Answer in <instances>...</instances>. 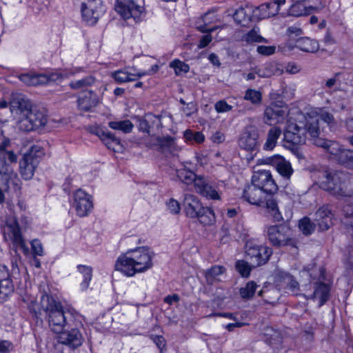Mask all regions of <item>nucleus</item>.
<instances>
[{"label": "nucleus", "instance_id": "1", "mask_svg": "<svg viewBox=\"0 0 353 353\" xmlns=\"http://www.w3.org/2000/svg\"><path fill=\"white\" fill-rule=\"evenodd\" d=\"M284 132V140L293 145L305 143L308 135V129L312 123L316 122L319 128V119L325 123L330 128L336 125L333 114L325 108H310L305 113L296 110L291 113Z\"/></svg>", "mask_w": 353, "mask_h": 353}, {"label": "nucleus", "instance_id": "2", "mask_svg": "<svg viewBox=\"0 0 353 353\" xmlns=\"http://www.w3.org/2000/svg\"><path fill=\"white\" fill-rule=\"evenodd\" d=\"M154 256V253L145 246L129 249L117 258L114 269L125 276L133 277L153 267Z\"/></svg>", "mask_w": 353, "mask_h": 353}, {"label": "nucleus", "instance_id": "3", "mask_svg": "<svg viewBox=\"0 0 353 353\" xmlns=\"http://www.w3.org/2000/svg\"><path fill=\"white\" fill-rule=\"evenodd\" d=\"M17 128L23 132L34 131L43 127L48 121L46 111L32 107L31 102L23 98H17L10 103Z\"/></svg>", "mask_w": 353, "mask_h": 353}, {"label": "nucleus", "instance_id": "4", "mask_svg": "<svg viewBox=\"0 0 353 353\" xmlns=\"http://www.w3.org/2000/svg\"><path fill=\"white\" fill-rule=\"evenodd\" d=\"M319 187L336 197L353 194V175L339 171L323 170L319 173Z\"/></svg>", "mask_w": 353, "mask_h": 353}, {"label": "nucleus", "instance_id": "5", "mask_svg": "<svg viewBox=\"0 0 353 353\" xmlns=\"http://www.w3.org/2000/svg\"><path fill=\"white\" fill-rule=\"evenodd\" d=\"M41 307L46 312L49 325L54 332H61L67 325L65 312L63 305L48 294H43L41 299Z\"/></svg>", "mask_w": 353, "mask_h": 353}, {"label": "nucleus", "instance_id": "6", "mask_svg": "<svg viewBox=\"0 0 353 353\" xmlns=\"http://www.w3.org/2000/svg\"><path fill=\"white\" fill-rule=\"evenodd\" d=\"M219 21L218 14L213 10L205 12L195 20V28L201 32L205 33L201 38L199 44H210L212 41L216 43L223 40V36L219 35L221 30L216 33L217 30L223 28V26L216 25Z\"/></svg>", "mask_w": 353, "mask_h": 353}, {"label": "nucleus", "instance_id": "7", "mask_svg": "<svg viewBox=\"0 0 353 353\" xmlns=\"http://www.w3.org/2000/svg\"><path fill=\"white\" fill-rule=\"evenodd\" d=\"M3 239L7 242H11L13 248H19L26 256L30 255V250L23 238L21 228L15 216L8 217L2 228Z\"/></svg>", "mask_w": 353, "mask_h": 353}, {"label": "nucleus", "instance_id": "8", "mask_svg": "<svg viewBox=\"0 0 353 353\" xmlns=\"http://www.w3.org/2000/svg\"><path fill=\"white\" fill-rule=\"evenodd\" d=\"M81 68H75L70 69V70H66L63 72H56L51 74L50 76H47L43 74L27 73L21 74L19 76V79L27 85L37 86L46 84L50 81H61L64 78L74 75L77 73L81 72Z\"/></svg>", "mask_w": 353, "mask_h": 353}, {"label": "nucleus", "instance_id": "9", "mask_svg": "<svg viewBox=\"0 0 353 353\" xmlns=\"http://www.w3.org/2000/svg\"><path fill=\"white\" fill-rule=\"evenodd\" d=\"M265 232L269 242L274 247L295 246V241L291 237V230L285 225H267Z\"/></svg>", "mask_w": 353, "mask_h": 353}, {"label": "nucleus", "instance_id": "10", "mask_svg": "<svg viewBox=\"0 0 353 353\" xmlns=\"http://www.w3.org/2000/svg\"><path fill=\"white\" fill-rule=\"evenodd\" d=\"M43 155V150L38 145L32 146L30 151L24 154L19 163L20 172L24 179L28 180L32 177Z\"/></svg>", "mask_w": 353, "mask_h": 353}, {"label": "nucleus", "instance_id": "11", "mask_svg": "<svg viewBox=\"0 0 353 353\" xmlns=\"http://www.w3.org/2000/svg\"><path fill=\"white\" fill-rule=\"evenodd\" d=\"M319 134L320 129L318 128L316 122L312 123L308 129L309 137L307 140L318 147L323 148L330 154V158L334 159L339 155L343 146L337 141L320 138Z\"/></svg>", "mask_w": 353, "mask_h": 353}, {"label": "nucleus", "instance_id": "12", "mask_svg": "<svg viewBox=\"0 0 353 353\" xmlns=\"http://www.w3.org/2000/svg\"><path fill=\"white\" fill-rule=\"evenodd\" d=\"M245 253L252 263L259 266L269 261L272 254V250L266 245L249 240L245 243Z\"/></svg>", "mask_w": 353, "mask_h": 353}, {"label": "nucleus", "instance_id": "13", "mask_svg": "<svg viewBox=\"0 0 353 353\" xmlns=\"http://www.w3.org/2000/svg\"><path fill=\"white\" fill-rule=\"evenodd\" d=\"M81 10L83 20L90 26L96 24L105 12L101 0H83Z\"/></svg>", "mask_w": 353, "mask_h": 353}, {"label": "nucleus", "instance_id": "14", "mask_svg": "<svg viewBox=\"0 0 353 353\" xmlns=\"http://www.w3.org/2000/svg\"><path fill=\"white\" fill-rule=\"evenodd\" d=\"M195 192L208 200L220 201L221 192L219 185L208 177L199 175L195 180Z\"/></svg>", "mask_w": 353, "mask_h": 353}, {"label": "nucleus", "instance_id": "15", "mask_svg": "<svg viewBox=\"0 0 353 353\" xmlns=\"http://www.w3.org/2000/svg\"><path fill=\"white\" fill-rule=\"evenodd\" d=\"M290 114L288 107L283 101L272 102L265 108L263 121L265 124L283 123Z\"/></svg>", "mask_w": 353, "mask_h": 353}, {"label": "nucleus", "instance_id": "16", "mask_svg": "<svg viewBox=\"0 0 353 353\" xmlns=\"http://www.w3.org/2000/svg\"><path fill=\"white\" fill-rule=\"evenodd\" d=\"M115 10L123 19L132 18L138 21L141 20L144 9L137 0H117Z\"/></svg>", "mask_w": 353, "mask_h": 353}, {"label": "nucleus", "instance_id": "17", "mask_svg": "<svg viewBox=\"0 0 353 353\" xmlns=\"http://www.w3.org/2000/svg\"><path fill=\"white\" fill-rule=\"evenodd\" d=\"M251 183L261 189L266 194L276 193L278 190V185L271 172L268 170L254 171L252 176Z\"/></svg>", "mask_w": 353, "mask_h": 353}, {"label": "nucleus", "instance_id": "18", "mask_svg": "<svg viewBox=\"0 0 353 353\" xmlns=\"http://www.w3.org/2000/svg\"><path fill=\"white\" fill-rule=\"evenodd\" d=\"M72 205L77 216H87L93 209L92 197L85 191L79 189L73 194Z\"/></svg>", "mask_w": 353, "mask_h": 353}, {"label": "nucleus", "instance_id": "19", "mask_svg": "<svg viewBox=\"0 0 353 353\" xmlns=\"http://www.w3.org/2000/svg\"><path fill=\"white\" fill-rule=\"evenodd\" d=\"M275 282L279 290L292 295H299L300 286L295 278L286 272L279 271L276 274Z\"/></svg>", "mask_w": 353, "mask_h": 353}, {"label": "nucleus", "instance_id": "20", "mask_svg": "<svg viewBox=\"0 0 353 353\" xmlns=\"http://www.w3.org/2000/svg\"><path fill=\"white\" fill-rule=\"evenodd\" d=\"M259 132L256 127L248 125L242 132L239 145L241 148L250 152L256 151L258 149Z\"/></svg>", "mask_w": 353, "mask_h": 353}, {"label": "nucleus", "instance_id": "21", "mask_svg": "<svg viewBox=\"0 0 353 353\" xmlns=\"http://www.w3.org/2000/svg\"><path fill=\"white\" fill-rule=\"evenodd\" d=\"M0 181L8 190L18 191L21 188V181L17 174L6 164H2L0 168Z\"/></svg>", "mask_w": 353, "mask_h": 353}, {"label": "nucleus", "instance_id": "22", "mask_svg": "<svg viewBox=\"0 0 353 353\" xmlns=\"http://www.w3.org/2000/svg\"><path fill=\"white\" fill-rule=\"evenodd\" d=\"M14 292V285L8 267L0 265V301L3 302Z\"/></svg>", "mask_w": 353, "mask_h": 353}, {"label": "nucleus", "instance_id": "23", "mask_svg": "<svg viewBox=\"0 0 353 353\" xmlns=\"http://www.w3.org/2000/svg\"><path fill=\"white\" fill-rule=\"evenodd\" d=\"M274 194H266L260 207L265 208L267 214L272 217L274 221L279 222L283 219L279 208V200Z\"/></svg>", "mask_w": 353, "mask_h": 353}, {"label": "nucleus", "instance_id": "24", "mask_svg": "<svg viewBox=\"0 0 353 353\" xmlns=\"http://www.w3.org/2000/svg\"><path fill=\"white\" fill-rule=\"evenodd\" d=\"M59 341L61 344L74 350L83 344L84 338L78 329L72 328L70 330L61 332Z\"/></svg>", "mask_w": 353, "mask_h": 353}, {"label": "nucleus", "instance_id": "25", "mask_svg": "<svg viewBox=\"0 0 353 353\" xmlns=\"http://www.w3.org/2000/svg\"><path fill=\"white\" fill-rule=\"evenodd\" d=\"M334 214L330 205H324L315 212V221L321 231L327 230L332 225Z\"/></svg>", "mask_w": 353, "mask_h": 353}, {"label": "nucleus", "instance_id": "26", "mask_svg": "<svg viewBox=\"0 0 353 353\" xmlns=\"http://www.w3.org/2000/svg\"><path fill=\"white\" fill-rule=\"evenodd\" d=\"M330 286L322 282H316L314 292L311 294H304L307 299L318 302L319 307L323 305L329 299Z\"/></svg>", "mask_w": 353, "mask_h": 353}, {"label": "nucleus", "instance_id": "27", "mask_svg": "<svg viewBox=\"0 0 353 353\" xmlns=\"http://www.w3.org/2000/svg\"><path fill=\"white\" fill-rule=\"evenodd\" d=\"M266 193L251 183L243 192V198L251 205L261 206Z\"/></svg>", "mask_w": 353, "mask_h": 353}, {"label": "nucleus", "instance_id": "28", "mask_svg": "<svg viewBox=\"0 0 353 353\" xmlns=\"http://www.w3.org/2000/svg\"><path fill=\"white\" fill-rule=\"evenodd\" d=\"M185 214L190 218H196L204 208L200 200L193 194H186L183 200Z\"/></svg>", "mask_w": 353, "mask_h": 353}, {"label": "nucleus", "instance_id": "29", "mask_svg": "<svg viewBox=\"0 0 353 353\" xmlns=\"http://www.w3.org/2000/svg\"><path fill=\"white\" fill-rule=\"evenodd\" d=\"M278 14V6L275 3L267 2L253 9V19L262 20Z\"/></svg>", "mask_w": 353, "mask_h": 353}, {"label": "nucleus", "instance_id": "30", "mask_svg": "<svg viewBox=\"0 0 353 353\" xmlns=\"http://www.w3.org/2000/svg\"><path fill=\"white\" fill-rule=\"evenodd\" d=\"M236 37L239 41H245L248 43H268V41L261 34V30L259 26H254L247 32H239L237 33Z\"/></svg>", "mask_w": 353, "mask_h": 353}, {"label": "nucleus", "instance_id": "31", "mask_svg": "<svg viewBox=\"0 0 353 353\" xmlns=\"http://www.w3.org/2000/svg\"><path fill=\"white\" fill-rule=\"evenodd\" d=\"M325 7V5L321 2L320 6H305L303 1H297L292 4L289 8V14L293 17H301L303 15H308L314 11H319Z\"/></svg>", "mask_w": 353, "mask_h": 353}, {"label": "nucleus", "instance_id": "32", "mask_svg": "<svg viewBox=\"0 0 353 353\" xmlns=\"http://www.w3.org/2000/svg\"><path fill=\"white\" fill-rule=\"evenodd\" d=\"M98 103L97 95L92 91L85 92L78 99L79 110L88 112Z\"/></svg>", "mask_w": 353, "mask_h": 353}, {"label": "nucleus", "instance_id": "33", "mask_svg": "<svg viewBox=\"0 0 353 353\" xmlns=\"http://www.w3.org/2000/svg\"><path fill=\"white\" fill-rule=\"evenodd\" d=\"M276 171L285 179H290L293 174L291 163L282 157H276L272 161Z\"/></svg>", "mask_w": 353, "mask_h": 353}, {"label": "nucleus", "instance_id": "34", "mask_svg": "<svg viewBox=\"0 0 353 353\" xmlns=\"http://www.w3.org/2000/svg\"><path fill=\"white\" fill-rule=\"evenodd\" d=\"M233 18L236 23L246 26L253 19V8L250 6L241 7L235 11Z\"/></svg>", "mask_w": 353, "mask_h": 353}, {"label": "nucleus", "instance_id": "35", "mask_svg": "<svg viewBox=\"0 0 353 353\" xmlns=\"http://www.w3.org/2000/svg\"><path fill=\"white\" fill-rule=\"evenodd\" d=\"M101 140L109 150L115 152H120L123 150V146L121 143V140L117 138L114 134L108 130Z\"/></svg>", "mask_w": 353, "mask_h": 353}, {"label": "nucleus", "instance_id": "36", "mask_svg": "<svg viewBox=\"0 0 353 353\" xmlns=\"http://www.w3.org/2000/svg\"><path fill=\"white\" fill-rule=\"evenodd\" d=\"M303 273L307 274L312 281H316V282L325 278V269L322 266H317L314 263L305 266Z\"/></svg>", "mask_w": 353, "mask_h": 353}, {"label": "nucleus", "instance_id": "37", "mask_svg": "<svg viewBox=\"0 0 353 353\" xmlns=\"http://www.w3.org/2000/svg\"><path fill=\"white\" fill-rule=\"evenodd\" d=\"M281 134V130L276 127L272 128L268 132L265 143L263 145V150L267 151L272 150L277 143V140Z\"/></svg>", "mask_w": 353, "mask_h": 353}, {"label": "nucleus", "instance_id": "38", "mask_svg": "<svg viewBox=\"0 0 353 353\" xmlns=\"http://www.w3.org/2000/svg\"><path fill=\"white\" fill-rule=\"evenodd\" d=\"M78 272L82 275L83 281L80 283L81 290H87L90 285V283L92 279V268L89 265H78Z\"/></svg>", "mask_w": 353, "mask_h": 353}, {"label": "nucleus", "instance_id": "39", "mask_svg": "<svg viewBox=\"0 0 353 353\" xmlns=\"http://www.w3.org/2000/svg\"><path fill=\"white\" fill-rule=\"evenodd\" d=\"M225 272V268L223 265H214L205 272V278L207 282L212 285L214 283L221 281L220 276Z\"/></svg>", "mask_w": 353, "mask_h": 353}, {"label": "nucleus", "instance_id": "40", "mask_svg": "<svg viewBox=\"0 0 353 353\" xmlns=\"http://www.w3.org/2000/svg\"><path fill=\"white\" fill-rule=\"evenodd\" d=\"M196 218L203 225H211L215 222L214 212L211 208L208 207H204Z\"/></svg>", "mask_w": 353, "mask_h": 353}, {"label": "nucleus", "instance_id": "41", "mask_svg": "<svg viewBox=\"0 0 353 353\" xmlns=\"http://www.w3.org/2000/svg\"><path fill=\"white\" fill-rule=\"evenodd\" d=\"M287 34L289 37L290 42L300 43L301 44L309 42L308 37H303V31L301 28L292 26L287 30Z\"/></svg>", "mask_w": 353, "mask_h": 353}, {"label": "nucleus", "instance_id": "42", "mask_svg": "<svg viewBox=\"0 0 353 353\" xmlns=\"http://www.w3.org/2000/svg\"><path fill=\"white\" fill-rule=\"evenodd\" d=\"M108 126L112 130H119L125 134L131 132L134 128L132 123L128 119L110 121Z\"/></svg>", "mask_w": 353, "mask_h": 353}, {"label": "nucleus", "instance_id": "43", "mask_svg": "<svg viewBox=\"0 0 353 353\" xmlns=\"http://www.w3.org/2000/svg\"><path fill=\"white\" fill-rule=\"evenodd\" d=\"M176 176L179 179L185 184H194L195 186V180L199 175H196L193 172L185 168H180L176 170Z\"/></svg>", "mask_w": 353, "mask_h": 353}, {"label": "nucleus", "instance_id": "44", "mask_svg": "<svg viewBox=\"0 0 353 353\" xmlns=\"http://www.w3.org/2000/svg\"><path fill=\"white\" fill-rule=\"evenodd\" d=\"M112 77L114 80L119 83H125L129 81H134L139 79L138 73L132 74L124 70H118L112 74Z\"/></svg>", "mask_w": 353, "mask_h": 353}, {"label": "nucleus", "instance_id": "45", "mask_svg": "<svg viewBox=\"0 0 353 353\" xmlns=\"http://www.w3.org/2000/svg\"><path fill=\"white\" fill-rule=\"evenodd\" d=\"M243 99L254 105H258L261 103L262 93L259 90L249 88L245 91Z\"/></svg>", "mask_w": 353, "mask_h": 353}, {"label": "nucleus", "instance_id": "46", "mask_svg": "<svg viewBox=\"0 0 353 353\" xmlns=\"http://www.w3.org/2000/svg\"><path fill=\"white\" fill-rule=\"evenodd\" d=\"M169 66L174 70L176 76L185 74L190 70L189 65L178 59L172 60L170 63Z\"/></svg>", "mask_w": 353, "mask_h": 353}, {"label": "nucleus", "instance_id": "47", "mask_svg": "<svg viewBox=\"0 0 353 353\" xmlns=\"http://www.w3.org/2000/svg\"><path fill=\"white\" fill-rule=\"evenodd\" d=\"M353 158V151L347 149H345L343 147L341 149L334 160L338 161L339 163L345 165L349 167L351 160Z\"/></svg>", "mask_w": 353, "mask_h": 353}, {"label": "nucleus", "instance_id": "48", "mask_svg": "<svg viewBox=\"0 0 353 353\" xmlns=\"http://www.w3.org/2000/svg\"><path fill=\"white\" fill-rule=\"evenodd\" d=\"M94 78L92 76H88L81 79L71 81L70 86L74 90L84 89L94 83Z\"/></svg>", "mask_w": 353, "mask_h": 353}, {"label": "nucleus", "instance_id": "49", "mask_svg": "<svg viewBox=\"0 0 353 353\" xmlns=\"http://www.w3.org/2000/svg\"><path fill=\"white\" fill-rule=\"evenodd\" d=\"M183 138L185 142L194 141L197 143H202L205 141V136L201 132H194L191 130H186L183 132Z\"/></svg>", "mask_w": 353, "mask_h": 353}, {"label": "nucleus", "instance_id": "50", "mask_svg": "<svg viewBox=\"0 0 353 353\" xmlns=\"http://www.w3.org/2000/svg\"><path fill=\"white\" fill-rule=\"evenodd\" d=\"M299 227L305 235L311 234L315 229V225L307 217H304L299 221Z\"/></svg>", "mask_w": 353, "mask_h": 353}, {"label": "nucleus", "instance_id": "51", "mask_svg": "<svg viewBox=\"0 0 353 353\" xmlns=\"http://www.w3.org/2000/svg\"><path fill=\"white\" fill-rule=\"evenodd\" d=\"M257 285L254 281H249L244 288L240 289V294L243 299H250L256 290Z\"/></svg>", "mask_w": 353, "mask_h": 353}, {"label": "nucleus", "instance_id": "52", "mask_svg": "<svg viewBox=\"0 0 353 353\" xmlns=\"http://www.w3.org/2000/svg\"><path fill=\"white\" fill-rule=\"evenodd\" d=\"M342 212L345 223L353 225V198L343 207Z\"/></svg>", "mask_w": 353, "mask_h": 353}, {"label": "nucleus", "instance_id": "53", "mask_svg": "<svg viewBox=\"0 0 353 353\" xmlns=\"http://www.w3.org/2000/svg\"><path fill=\"white\" fill-rule=\"evenodd\" d=\"M50 0H32L30 7L35 14H39L47 9Z\"/></svg>", "mask_w": 353, "mask_h": 353}, {"label": "nucleus", "instance_id": "54", "mask_svg": "<svg viewBox=\"0 0 353 353\" xmlns=\"http://www.w3.org/2000/svg\"><path fill=\"white\" fill-rule=\"evenodd\" d=\"M295 50L305 52L315 53L319 51V46H308L307 47H302L301 46H285L283 51L287 52Z\"/></svg>", "mask_w": 353, "mask_h": 353}, {"label": "nucleus", "instance_id": "55", "mask_svg": "<svg viewBox=\"0 0 353 353\" xmlns=\"http://www.w3.org/2000/svg\"><path fill=\"white\" fill-rule=\"evenodd\" d=\"M235 267L237 272L243 277H248L250 276L252 268L247 261L239 260L236 262Z\"/></svg>", "mask_w": 353, "mask_h": 353}, {"label": "nucleus", "instance_id": "56", "mask_svg": "<svg viewBox=\"0 0 353 353\" xmlns=\"http://www.w3.org/2000/svg\"><path fill=\"white\" fill-rule=\"evenodd\" d=\"M31 252L32 256H42L44 255V249L40 240L34 239L30 242Z\"/></svg>", "mask_w": 353, "mask_h": 353}, {"label": "nucleus", "instance_id": "57", "mask_svg": "<svg viewBox=\"0 0 353 353\" xmlns=\"http://www.w3.org/2000/svg\"><path fill=\"white\" fill-rule=\"evenodd\" d=\"M152 119H154V114L152 113H148L145 117L139 120V128L142 132L149 133L151 129L150 122Z\"/></svg>", "mask_w": 353, "mask_h": 353}, {"label": "nucleus", "instance_id": "58", "mask_svg": "<svg viewBox=\"0 0 353 353\" xmlns=\"http://www.w3.org/2000/svg\"><path fill=\"white\" fill-rule=\"evenodd\" d=\"M6 145L1 146L0 145V158L1 161L2 159H7L10 163H17V156L12 151H7L4 150V147Z\"/></svg>", "mask_w": 353, "mask_h": 353}, {"label": "nucleus", "instance_id": "59", "mask_svg": "<svg viewBox=\"0 0 353 353\" xmlns=\"http://www.w3.org/2000/svg\"><path fill=\"white\" fill-rule=\"evenodd\" d=\"M214 109L218 113H223L232 110V106L229 105L225 101L220 100L214 104Z\"/></svg>", "mask_w": 353, "mask_h": 353}, {"label": "nucleus", "instance_id": "60", "mask_svg": "<svg viewBox=\"0 0 353 353\" xmlns=\"http://www.w3.org/2000/svg\"><path fill=\"white\" fill-rule=\"evenodd\" d=\"M14 350V345L11 341L0 339V353H11Z\"/></svg>", "mask_w": 353, "mask_h": 353}, {"label": "nucleus", "instance_id": "61", "mask_svg": "<svg viewBox=\"0 0 353 353\" xmlns=\"http://www.w3.org/2000/svg\"><path fill=\"white\" fill-rule=\"evenodd\" d=\"M166 205L170 212L173 214H179L181 210L179 203L174 199H169V201L166 203Z\"/></svg>", "mask_w": 353, "mask_h": 353}, {"label": "nucleus", "instance_id": "62", "mask_svg": "<svg viewBox=\"0 0 353 353\" xmlns=\"http://www.w3.org/2000/svg\"><path fill=\"white\" fill-rule=\"evenodd\" d=\"M275 46H258L256 51L263 56H270L275 52Z\"/></svg>", "mask_w": 353, "mask_h": 353}, {"label": "nucleus", "instance_id": "63", "mask_svg": "<svg viewBox=\"0 0 353 353\" xmlns=\"http://www.w3.org/2000/svg\"><path fill=\"white\" fill-rule=\"evenodd\" d=\"M256 73L259 77L267 78L273 74L270 65H266L263 68H256Z\"/></svg>", "mask_w": 353, "mask_h": 353}, {"label": "nucleus", "instance_id": "64", "mask_svg": "<svg viewBox=\"0 0 353 353\" xmlns=\"http://www.w3.org/2000/svg\"><path fill=\"white\" fill-rule=\"evenodd\" d=\"M161 146L165 148L170 152H173L176 148L175 141L172 137L163 138L161 141Z\"/></svg>", "mask_w": 353, "mask_h": 353}]
</instances>
